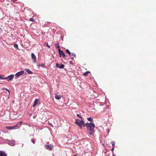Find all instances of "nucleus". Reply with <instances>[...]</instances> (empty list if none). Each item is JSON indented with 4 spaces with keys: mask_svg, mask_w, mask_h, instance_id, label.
Returning <instances> with one entry per match:
<instances>
[{
    "mask_svg": "<svg viewBox=\"0 0 156 156\" xmlns=\"http://www.w3.org/2000/svg\"><path fill=\"white\" fill-rule=\"evenodd\" d=\"M87 130L89 131V133L90 135H94V128L95 127V125L92 122L90 123H87L85 124Z\"/></svg>",
    "mask_w": 156,
    "mask_h": 156,
    "instance_id": "obj_1",
    "label": "nucleus"
},
{
    "mask_svg": "<svg viewBox=\"0 0 156 156\" xmlns=\"http://www.w3.org/2000/svg\"><path fill=\"white\" fill-rule=\"evenodd\" d=\"M75 123L79 126L80 129L82 128V126H85V124L84 121L82 119L80 120L79 119H76Z\"/></svg>",
    "mask_w": 156,
    "mask_h": 156,
    "instance_id": "obj_2",
    "label": "nucleus"
},
{
    "mask_svg": "<svg viewBox=\"0 0 156 156\" xmlns=\"http://www.w3.org/2000/svg\"><path fill=\"white\" fill-rule=\"evenodd\" d=\"M47 144H46L45 146L47 149L51 150L53 148V146L51 144H48V142H47Z\"/></svg>",
    "mask_w": 156,
    "mask_h": 156,
    "instance_id": "obj_3",
    "label": "nucleus"
},
{
    "mask_svg": "<svg viewBox=\"0 0 156 156\" xmlns=\"http://www.w3.org/2000/svg\"><path fill=\"white\" fill-rule=\"evenodd\" d=\"M18 126V124L16 125L15 126H7L6 127V128L8 129H16Z\"/></svg>",
    "mask_w": 156,
    "mask_h": 156,
    "instance_id": "obj_4",
    "label": "nucleus"
},
{
    "mask_svg": "<svg viewBox=\"0 0 156 156\" xmlns=\"http://www.w3.org/2000/svg\"><path fill=\"white\" fill-rule=\"evenodd\" d=\"M58 51L59 57H61L62 55V56L64 58L65 57V54L60 49H59Z\"/></svg>",
    "mask_w": 156,
    "mask_h": 156,
    "instance_id": "obj_5",
    "label": "nucleus"
},
{
    "mask_svg": "<svg viewBox=\"0 0 156 156\" xmlns=\"http://www.w3.org/2000/svg\"><path fill=\"white\" fill-rule=\"evenodd\" d=\"M31 55L32 59L33 60L34 62V63H36V60H37V58H36V56L33 53H32L31 54Z\"/></svg>",
    "mask_w": 156,
    "mask_h": 156,
    "instance_id": "obj_6",
    "label": "nucleus"
},
{
    "mask_svg": "<svg viewBox=\"0 0 156 156\" xmlns=\"http://www.w3.org/2000/svg\"><path fill=\"white\" fill-rule=\"evenodd\" d=\"M56 66L57 67L60 69H63L64 67L65 66H64L62 64H59L58 63L56 64Z\"/></svg>",
    "mask_w": 156,
    "mask_h": 156,
    "instance_id": "obj_7",
    "label": "nucleus"
},
{
    "mask_svg": "<svg viewBox=\"0 0 156 156\" xmlns=\"http://www.w3.org/2000/svg\"><path fill=\"white\" fill-rule=\"evenodd\" d=\"M14 77V75H11L10 76L5 78V79H7L8 81L11 80Z\"/></svg>",
    "mask_w": 156,
    "mask_h": 156,
    "instance_id": "obj_8",
    "label": "nucleus"
},
{
    "mask_svg": "<svg viewBox=\"0 0 156 156\" xmlns=\"http://www.w3.org/2000/svg\"><path fill=\"white\" fill-rule=\"evenodd\" d=\"M24 73V71H21L20 72H17L15 76L16 77H18L22 75Z\"/></svg>",
    "mask_w": 156,
    "mask_h": 156,
    "instance_id": "obj_9",
    "label": "nucleus"
},
{
    "mask_svg": "<svg viewBox=\"0 0 156 156\" xmlns=\"http://www.w3.org/2000/svg\"><path fill=\"white\" fill-rule=\"evenodd\" d=\"M39 99H36L35 101L34 102V104L33 105V107H34L36 105H37L38 104V102H39Z\"/></svg>",
    "mask_w": 156,
    "mask_h": 156,
    "instance_id": "obj_10",
    "label": "nucleus"
},
{
    "mask_svg": "<svg viewBox=\"0 0 156 156\" xmlns=\"http://www.w3.org/2000/svg\"><path fill=\"white\" fill-rule=\"evenodd\" d=\"M0 156H7V154L3 151H0Z\"/></svg>",
    "mask_w": 156,
    "mask_h": 156,
    "instance_id": "obj_11",
    "label": "nucleus"
},
{
    "mask_svg": "<svg viewBox=\"0 0 156 156\" xmlns=\"http://www.w3.org/2000/svg\"><path fill=\"white\" fill-rule=\"evenodd\" d=\"M25 70L29 74H30L32 73V72L28 69H26Z\"/></svg>",
    "mask_w": 156,
    "mask_h": 156,
    "instance_id": "obj_12",
    "label": "nucleus"
},
{
    "mask_svg": "<svg viewBox=\"0 0 156 156\" xmlns=\"http://www.w3.org/2000/svg\"><path fill=\"white\" fill-rule=\"evenodd\" d=\"M70 56L72 59H73L74 58H75L76 57V55L73 54H71V55Z\"/></svg>",
    "mask_w": 156,
    "mask_h": 156,
    "instance_id": "obj_13",
    "label": "nucleus"
},
{
    "mask_svg": "<svg viewBox=\"0 0 156 156\" xmlns=\"http://www.w3.org/2000/svg\"><path fill=\"white\" fill-rule=\"evenodd\" d=\"M90 73V71H87L86 72L83 73V75L84 76H86L89 73Z\"/></svg>",
    "mask_w": 156,
    "mask_h": 156,
    "instance_id": "obj_14",
    "label": "nucleus"
},
{
    "mask_svg": "<svg viewBox=\"0 0 156 156\" xmlns=\"http://www.w3.org/2000/svg\"><path fill=\"white\" fill-rule=\"evenodd\" d=\"M66 52L67 53H68L69 55H71V52H70V51H69V50L68 49H66Z\"/></svg>",
    "mask_w": 156,
    "mask_h": 156,
    "instance_id": "obj_15",
    "label": "nucleus"
},
{
    "mask_svg": "<svg viewBox=\"0 0 156 156\" xmlns=\"http://www.w3.org/2000/svg\"><path fill=\"white\" fill-rule=\"evenodd\" d=\"M87 120L88 121H90V122H92L93 121V119L92 118H91V117H89L87 118Z\"/></svg>",
    "mask_w": 156,
    "mask_h": 156,
    "instance_id": "obj_16",
    "label": "nucleus"
},
{
    "mask_svg": "<svg viewBox=\"0 0 156 156\" xmlns=\"http://www.w3.org/2000/svg\"><path fill=\"white\" fill-rule=\"evenodd\" d=\"M111 143L112 144V146L115 147V142L114 141H113L111 142Z\"/></svg>",
    "mask_w": 156,
    "mask_h": 156,
    "instance_id": "obj_17",
    "label": "nucleus"
},
{
    "mask_svg": "<svg viewBox=\"0 0 156 156\" xmlns=\"http://www.w3.org/2000/svg\"><path fill=\"white\" fill-rule=\"evenodd\" d=\"M14 47L15 48H17L18 49H19L18 45L16 44H14Z\"/></svg>",
    "mask_w": 156,
    "mask_h": 156,
    "instance_id": "obj_18",
    "label": "nucleus"
},
{
    "mask_svg": "<svg viewBox=\"0 0 156 156\" xmlns=\"http://www.w3.org/2000/svg\"><path fill=\"white\" fill-rule=\"evenodd\" d=\"M45 45H46L47 47L50 48L51 47V46L48 45V43H46L44 44Z\"/></svg>",
    "mask_w": 156,
    "mask_h": 156,
    "instance_id": "obj_19",
    "label": "nucleus"
},
{
    "mask_svg": "<svg viewBox=\"0 0 156 156\" xmlns=\"http://www.w3.org/2000/svg\"><path fill=\"white\" fill-rule=\"evenodd\" d=\"M29 20L30 21H31L32 22H34L35 21V20L33 18H30V19Z\"/></svg>",
    "mask_w": 156,
    "mask_h": 156,
    "instance_id": "obj_20",
    "label": "nucleus"
},
{
    "mask_svg": "<svg viewBox=\"0 0 156 156\" xmlns=\"http://www.w3.org/2000/svg\"><path fill=\"white\" fill-rule=\"evenodd\" d=\"M56 46L59 49L60 48V46L59 45V44L57 43V44H55Z\"/></svg>",
    "mask_w": 156,
    "mask_h": 156,
    "instance_id": "obj_21",
    "label": "nucleus"
},
{
    "mask_svg": "<svg viewBox=\"0 0 156 156\" xmlns=\"http://www.w3.org/2000/svg\"><path fill=\"white\" fill-rule=\"evenodd\" d=\"M5 79V78H3L2 77L1 75H0V80L1 79Z\"/></svg>",
    "mask_w": 156,
    "mask_h": 156,
    "instance_id": "obj_22",
    "label": "nucleus"
},
{
    "mask_svg": "<svg viewBox=\"0 0 156 156\" xmlns=\"http://www.w3.org/2000/svg\"><path fill=\"white\" fill-rule=\"evenodd\" d=\"M77 117H78L81 118V119H82V117H81V116H80L79 114H78L77 115Z\"/></svg>",
    "mask_w": 156,
    "mask_h": 156,
    "instance_id": "obj_23",
    "label": "nucleus"
},
{
    "mask_svg": "<svg viewBox=\"0 0 156 156\" xmlns=\"http://www.w3.org/2000/svg\"><path fill=\"white\" fill-rule=\"evenodd\" d=\"M9 144L11 146H13L14 145V143L13 142L9 143Z\"/></svg>",
    "mask_w": 156,
    "mask_h": 156,
    "instance_id": "obj_24",
    "label": "nucleus"
},
{
    "mask_svg": "<svg viewBox=\"0 0 156 156\" xmlns=\"http://www.w3.org/2000/svg\"><path fill=\"white\" fill-rule=\"evenodd\" d=\"M31 141L33 143V144H35V141L34 139H32L31 140Z\"/></svg>",
    "mask_w": 156,
    "mask_h": 156,
    "instance_id": "obj_25",
    "label": "nucleus"
},
{
    "mask_svg": "<svg viewBox=\"0 0 156 156\" xmlns=\"http://www.w3.org/2000/svg\"><path fill=\"white\" fill-rule=\"evenodd\" d=\"M114 148H115L114 147H112V148L111 149V150L112 151H114Z\"/></svg>",
    "mask_w": 156,
    "mask_h": 156,
    "instance_id": "obj_26",
    "label": "nucleus"
},
{
    "mask_svg": "<svg viewBox=\"0 0 156 156\" xmlns=\"http://www.w3.org/2000/svg\"><path fill=\"white\" fill-rule=\"evenodd\" d=\"M69 63L70 64H72V65H73V63L71 61H70L69 62Z\"/></svg>",
    "mask_w": 156,
    "mask_h": 156,
    "instance_id": "obj_27",
    "label": "nucleus"
},
{
    "mask_svg": "<svg viewBox=\"0 0 156 156\" xmlns=\"http://www.w3.org/2000/svg\"><path fill=\"white\" fill-rule=\"evenodd\" d=\"M49 124L51 126H53V125H52L51 124V123H49Z\"/></svg>",
    "mask_w": 156,
    "mask_h": 156,
    "instance_id": "obj_28",
    "label": "nucleus"
},
{
    "mask_svg": "<svg viewBox=\"0 0 156 156\" xmlns=\"http://www.w3.org/2000/svg\"><path fill=\"white\" fill-rule=\"evenodd\" d=\"M5 90H7V91H8V92H9V91L8 90V89H5Z\"/></svg>",
    "mask_w": 156,
    "mask_h": 156,
    "instance_id": "obj_29",
    "label": "nucleus"
},
{
    "mask_svg": "<svg viewBox=\"0 0 156 156\" xmlns=\"http://www.w3.org/2000/svg\"><path fill=\"white\" fill-rule=\"evenodd\" d=\"M13 2H14L15 1H17V0H13Z\"/></svg>",
    "mask_w": 156,
    "mask_h": 156,
    "instance_id": "obj_30",
    "label": "nucleus"
},
{
    "mask_svg": "<svg viewBox=\"0 0 156 156\" xmlns=\"http://www.w3.org/2000/svg\"><path fill=\"white\" fill-rule=\"evenodd\" d=\"M56 99H58V100H59V99L60 98H56Z\"/></svg>",
    "mask_w": 156,
    "mask_h": 156,
    "instance_id": "obj_31",
    "label": "nucleus"
},
{
    "mask_svg": "<svg viewBox=\"0 0 156 156\" xmlns=\"http://www.w3.org/2000/svg\"><path fill=\"white\" fill-rule=\"evenodd\" d=\"M73 156H77V155L76 154H75Z\"/></svg>",
    "mask_w": 156,
    "mask_h": 156,
    "instance_id": "obj_32",
    "label": "nucleus"
},
{
    "mask_svg": "<svg viewBox=\"0 0 156 156\" xmlns=\"http://www.w3.org/2000/svg\"><path fill=\"white\" fill-rule=\"evenodd\" d=\"M22 123V122H20V123L21 124Z\"/></svg>",
    "mask_w": 156,
    "mask_h": 156,
    "instance_id": "obj_33",
    "label": "nucleus"
}]
</instances>
